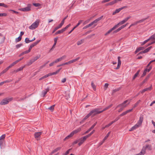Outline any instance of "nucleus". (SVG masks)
<instances>
[{
    "label": "nucleus",
    "instance_id": "obj_15",
    "mask_svg": "<svg viewBox=\"0 0 155 155\" xmlns=\"http://www.w3.org/2000/svg\"><path fill=\"white\" fill-rule=\"evenodd\" d=\"M145 48L144 47H140L138 48H137L136 50L134 52L135 54H137L138 52L140 51L141 50H143L145 49Z\"/></svg>",
    "mask_w": 155,
    "mask_h": 155
},
{
    "label": "nucleus",
    "instance_id": "obj_25",
    "mask_svg": "<svg viewBox=\"0 0 155 155\" xmlns=\"http://www.w3.org/2000/svg\"><path fill=\"white\" fill-rule=\"evenodd\" d=\"M84 39H81L80 41H78L77 42V44L78 45H79L81 44L82 43H84Z\"/></svg>",
    "mask_w": 155,
    "mask_h": 155
},
{
    "label": "nucleus",
    "instance_id": "obj_54",
    "mask_svg": "<svg viewBox=\"0 0 155 155\" xmlns=\"http://www.w3.org/2000/svg\"><path fill=\"white\" fill-rule=\"evenodd\" d=\"M89 137V136H88V135H87L83 137H81V138H82L83 139V140H84V141H85Z\"/></svg>",
    "mask_w": 155,
    "mask_h": 155
},
{
    "label": "nucleus",
    "instance_id": "obj_27",
    "mask_svg": "<svg viewBox=\"0 0 155 155\" xmlns=\"http://www.w3.org/2000/svg\"><path fill=\"white\" fill-rule=\"evenodd\" d=\"M141 101L140 100H139L137 101V102L133 106V108H135L140 103V102Z\"/></svg>",
    "mask_w": 155,
    "mask_h": 155
},
{
    "label": "nucleus",
    "instance_id": "obj_37",
    "mask_svg": "<svg viewBox=\"0 0 155 155\" xmlns=\"http://www.w3.org/2000/svg\"><path fill=\"white\" fill-rule=\"evenodd\" d=\"M22 39V37H21V36H19L18 38H16L15 39V41L16 42H18L20 41Z\"/></svg>",
    "mask_w": 155,
    "mask_h": 155
},
{
    "label": "nucleus",
    "instance_id": "obj_44",
    "mask_svg": "<svg viewBox=\"0 0 155 155\" xmlns=\"http://www.w3.org/2000/svg\"><path fill=\"white\" fill-rule=\"evenodd\" d=\"M0 6H3L7 8L8 7V6L4 3H0Z\"/></svg>",
    "mask_w": 155,
    "mask_h": 155
},
{
    "label": "nucleus",
    "instance_id": "obj_24",
    "mask_svg": "<svg viewBox=\"0 0 155 155\" xmlns=\"http://www.w3.org/2000/svg\"><path fill=\"white\" fill-rule=\"evenodd\" d=\"M93 113V111H90V112L87 114L85 117L84 118V120H86L91 115V114Z\"/></svg>",
    "mask_w": 155,
    "mask_h": 155
},
{
    "label": "nucleus",
    "instance_id": "obj_32",
    "mask_svg": "<svg viewBox=\"0 0 155 155\" xmlns=\"http://www.w3.org/2000/svg\"><path fill=\"white\" fill-rule=\"evenodd\" d=\"M152 74V72H150V73H149V74H148L145 78L144 79L146 81H147L149 79L150 77L151 74Z\"/></svg>",
    "mask_w": 155,
    "mask_h": 155
},
{
    "label": "nucleus",
    "instance_id": "obj_47",
    "mask_svg": "<svg viewBox=\"0 0 155 155\" xmlns=\"http://www.w3.org/2000/svg\"><path fill=\"white\" fill-rule=\"evenodd\" d=\"M110 131L106 135L105 137H104V140H106L107 138L108 137H109V136L110 134Z\"/></svg>",
    "mask_w": 155,
    "mask_h": 155
},
{
    "label": "nucleus",
    "instance_id": "obj_42",
    "mask_svg": "<svg viewBox=\"0 0 155 155\" xmlns=\"http://www.w3.org/2000/svg\"><path fill=\"white\" fill-rule=\"evenodd\" d=\"M68 15H67L62 20V21L61 22V24L62 25H63L64 24V21H65V20L68 18Z\"/></svg>",
    "mask_w": 155,
    "mask_h": 155
},
{
    "label": "nucleus",
    "instance_id": "obj_30",
    "mask_svg": "<svg viewBox=\"0 0 155 155\" xmlns=\"http://www.w3.org/2000/svg\"><path fill=\"white\" fill-rule=\"evenodd\" d=\"M152 48V46H150L147 48L145 49L143 51V52H144V53H146L148 52L150 49Z\"/></svg>",
    "mask_w": 155,
    "mask_h": 155
},
{
    "label": "nucleus",
    "instance_id": "obj_62",
    "mask_svg": "<svg viewBox=\"0 0 155 155\" xmlns=\"http://www.w3.org/2000/svg\"><path fill=\"white\" fill-rule=\"evenodd\" d=\"M56 44L54 43L53 44L52 48L50 49L49 51V52H51L53 50V49L55 48V46Z\"/></svg>",
    "mask_w": 155,
    "mask_h": 155
},
{
    "label": "nucleus",
    "instance_id": "obj_43",
    "mask_svg": "<svg viewBox=\"0 0 155 155\" xmlns=\"http://www.w3.org/2000/svg\"><path fill=\"white\" fill-rule=\"evenodd\" d=\"M25 42L26 43H29V42H31V40H29V38H26L25 39Z\"/></svg>",
    "mask_w": 155,
    "mask_h": 155
},
{
    "label": "nucleus",
    "instance_id": "obj_35",
    "mask_svg": "<svg viewBox=\"0 0 155 155\" xmlns=\"http://www.w3.org/2000/svg\"><path fill=\"white\" fill-rule=\"evenodd\" d=\"M73 136L72 135V134L71 133L68 136H67L64 139V141H65L67 139H68L71 137H73Z\"/></svg>",
    "mask_w": 155,
    "mask_h": 155
},
{
    "label": "nucleus",
    "instance_id": "obj_4",
    "mask_svg": "<svg viewBox=\"0 0 155 155\" xmlns=\"http://www.w3.org/2000/svg\"><path fill=\"white\" fill-rule=\"evenodd\" d=\"M152 66H150L149 68H146L143 71V74L141 76V77H143L146 74L147 72H149L152 69Z\"/></svg>",
    "mask_w": 155,
    "mask_h": 155
},
{
    "label": "nucleus",
    "instance_id": "obj_16",
    "mask_svg": "<svg viewBox=\"0 0 155 155\" xmlns=\"http://www.w3.org/2000/svg\"><path fill=\"white\" fill-rule=\"evenodd\" d=\"M120 57H118V64L117 66V67L115 68L116 69H119L120 67V66L121 64V61L120 59Z\"/></svg>",
    "mask_w": 155,
    "mask_h": 155
},
{
    "label": "nucleus",
    "instance_id": "obj_18",
    "mask_svg": "<svg viewBox=\"0 0 155 155\" xmlns=\"http://www.w3.org/2000/svg\"><path fill=\"white\" fill-rule=\"evenodd\" d=\"M117 28L114 25L112 28L110 29L105 34V35H107L110 34L111 32L113 31L114 30Z\"/></svg>",
    "mask_w": 155,
    "mask_h": 155
},
{
    "label": "nucleus",
    "instance_id": "obj_55",
    "mask_svg": "<svg viewBox=\"0 0 155 155\" xmlns=\"http://www.w3.org/2000/svg\"><path fill=\"white\" fill-rule=\"evenodd\" d=\"M63 33V32L61 30H58V31H57L55 33V35H57L59 34H61Z\"/></svg>",
    "mask_w": 155,
    "mask_h": 155
},
{
    "label": "nucleus",
    "instance_id": "obj_41",
    "mask_svg": "<svg viewBox=\"0 0 155 155\" xmlns=\"http://www.w3.org/2000/svg\"><path fill=\"white\" fill-rule=\"evenodd\" d=\"M34 61L33 60V59H31L29 61L27 65L28 66H29L31 65V64H32L33 62H34Z\"/></svg>",
    "mask_w": 155,
    "mask_h": 155
},
{
    "label": "nucleus",
    "instance_id": "obj_1",
    "mask_svg": "<svg viewBox=\"0 0 155 155\" xmlns=\"http://www.w3.org/2000/svg\"><path fill=\"white\" fill-rule=\"evenodd\" d=\"M13 99V97L10 98H5L3 99L0 102L1 105H5L8 104L9 101H11Z\"/></svg>",
    "mask_w": 155,
    "mask_h": 155
},
{
    "label": "nucleus",
    "instance_id": "obj_29",
    "mask_svg": "<svg viewBox=\"0 0 155 155\" xmlns=\"http://www.w3.org/2000/svg\"><path fill=\"white\" fill-rule=\"evenodd\" d=\"M55 105H53L49 107L48 109L50 110L51 112H53L54 110V107Z\"/></svg>",
    "mask_w": 155,
    "mask_h": 155
},
{
    "label": "nucleus",
    "instance_id": "obj_40",
    "mask_svg": "<svg viewBox=\"0 0 155 155\" xmlns=\"http://www.w3.org/2000/svg\"><path fill=\"white\" fill-rule=\"evenodd\" d=\"M120 11H121V10H120V8L118 9H117L115 10V11H114V12L112 14L113 15H114L116 13L119 12Z\"/></svg>",
    "mask_w": 155,
    "mask_h": 155
},
{
    "label": "nucleus",
    "instance_id": "obj_50",
    "mask_svg": "<svg viewBox=\"0 0 155 155\" xmlns=\"http://www.w3.org/2000/svg\"><path fill=\"white\" fill-rule=\"evenodd\" d=\"M127 114V111H125L124 112H123V113H122V114H120L119 116L120 117H122L123 116H124L126 114Z\"/></svg>",
    "mask_w": 155,
    "mask_h": 155
},
{
    "label": "nucleus",
    "instance_id": "obj_60",
    "mask_svg": "<svg viewBox=\"0 0 155 155\" xmlns=\"http://www.w3.org/2000/svg\"><path fill=\"white\" fill-rule=\"evenodd\" d=\"M23 45L22 44H18L16 45V47L17 49H18L20 47Z\"/></svg>",
    "mask_w": 155,
    "mask_h": 155
},
{
    "label": "nucleus",
    "instance_id": "obj_23",
    "mask_svg": "<svg viewBox=\"0 0 155 155\" xmlns=\"http://www.w3.org/2000/svg\"><path fill=\"white\" fill-rule=\"evenodd\" d=\"M41 41V40L37 41L36 42L30 45L32 48L36 45Z\"/></svg>",
    "mask_w": 155,
    "mask_h": 155
},
{
    "label": "nucleus",
    "instance_id": "obj_5",
    "mask_svg": "<svg viewBox=\"0 0 155 155\" xmlns=\"http://www.w3.org/2000/svg\"><path fill=\"white\" fill-rule=\"evenodd\" d=\"M42 134V132H36L35 133L34 136L35 138L38 140H40L41 135Z\"/></svg>",
    "mask_w": 155,
    "mask_h": 155
},
{
    "label": "nucleus",
    "instance_id": "obj_6",
    "mask_svg": "<svg viewBox=\"0 0 155 155\" xmlns=\"http://www.w3.org/2000/svg\"><path fill=\"white\" fill-rule=\"evenodd\" d=\"M148 148L149 150H152V146L151 145L147 144L146 145L145 147L143 146L142 150V151H143L144 153H146V150Z\"/></svg>",
    "mask_w": 155,
    "mask_h": 155
},
{
    "label": "nucleus",
    "instance_id": "obj_31",
    "mask_svg": "<svg viewBox=\"0 0 155 155\" xmlns=\"http://www.w3.org/2000/svg\"><path fill=\"white\" fill-rule=\"evenodd\" d=\"M152 74V72H150V73H149V74H148L145 78L144 79L146 81H147L149 79L150 77L151 74Z\"/></svg>",
    "mask_w": 155,
    "mask_h": 155
},
{
    "label": "nucleus",
    "instance_id": "obj_63",
    "mask_svg": "<svg viewBox=\"0 0 155 155\" xmlns=\"http://www.w3.org/2000/svg\"><path fill=\"white\" fill-rule=\"evenodd\" d=\"M138 75V74L136 73L134 75V76L133 77L132 80H134L135 79V78H136L137 77Z\"/></svg>",
    "mask_w": 155,
    "mask_h": 155
},
{
    "label": "nucleus",
    "instance_id": "obj_2",
    "mask_svg": "<svg viewBox=\"0 0 155 155\" xmlns=\"http://www.w3.org/2000/svg\"><path fill=\"white\" fill-rule=\"evenodd\" d=\"M39 25V21L38 20H37L29 27V28L31 30H34L37 28Z\"/></svg>",
    "mask_w": 155,
    "mask_h": 155
},
{
    "label": "nucleus",
    "instance_id": "obj_48",
    "mask_svg": "<svg viewBox=\"0 0 155 155\" xmlns=\"http://www.w3.org/2000/svg\"><path fill=\"white\" fill-rule=\"evenodd\" d=\"M139 125L138 124H135V125H134V126H133V128L134 130L137 128H138V127H139Z\"/></svg>",
    "mask_w": 155,
    "mask_h": 155
},
{
    "label": "nucleus",
    "instance_id": "obj_49",
    "mask_svg": "<svg viewBox=\"0 0 155 155\" xmlns=\"http://www.w3.org/2000/svg\"><path fill=\"white\" fill-rule=\"evenodd\" d=\"M143 151H142V149L141 151L139 153L135 155H144L145 154V152H144V153Z\"/></svg>",
    "mask_w": 155,
    "mask_h": 155
},
{
    "label": "nucleus",
    "instance_id": "obj_59",
    "mask_svg": "<svg viewBox=\"0 0 155 155\" xmlns=\"http://www.w3.org/2000/svg\"><path fill=\"white\" fill-rule=\"evenodd\" d=\"M9 68H8V67H7L6 68H5V69L2 72V73H3V74H4L7 71H8V70L9 69Z\"/></svg>",
    "mask_w": 155,
    "mask_h": 155
},
{
    "label": "nucleus",
    "instance_id": "obj_3",
    "mask_svg": "<svg viewBox=\"0 0 155 155\" xmlns=\"http://www.w3.org/2000/svg\"><path fill=\"white\" fill-rule=\"evenodd\" d=\"M31 4H28L27 5V7L21 8L20 9V10L23 12H28L31 10Z\"/></svg>",
    "mask_w": 155,
    "mask_h": 155
},
{
    "label": "nucleus",
    "instance_id": "obj_28",
    "mask_svg": "<svg viewBox=\"0 0 155 155\" xmlns=\"http://www.w3.org/2000/svg\"><path fill=\"white\" fill-rule=\"evenodd\" d=\"M4 140H0V146L1 148L4 147Z\"/></svg>",
    "mask_w": 155,
    "mask_h": 155
},
{
    "label": "nucleus",
    "instance_id": "obj_34",
    "mask_svg": "<svg viewBox=\"0 0 155 155\" xmlns=\"http://www.w3.org/2000/svg\"><path fill=\"white\" fill-rule=\"evenodd\" d=\"M152 74V72H150V73H149V74H148L145 78L144 79L146 81H147L149 79L150 77L151 74Z\"/></svg>",
    "mask_w": 155,
    "mask_h": 155
},
{
    "label": "nucleus",
    "instance_id": "obj_11",
    "mask_svg": "<svg viewBox=\"0 0 155 155\" xmlns=\"http://www.w3.org/2000/svg\"><path fill=\"white\" fill-rule=\"evenodd\" d=\"M143 120V115L142 114L140 115L139 120L137 123V124L139 126L142 123Z\"/></svg>",
    "mask_w": 155,
    "mask_h": 155
},
{
    "label": "nucleus",
    "instance_id": "obj_36",
    "mask_svg": "<svg viewBox=\"0 0 155 155\" xmlns=\"http://www.w3.org/2000/svg\"><path fill=\"white\" fill-rule=\"evenodd\" d=\"M91 86H92V87L93 88V90L94 91H95L96 90V86H95V85L94 84L93 81H92L91 82Z\"/></svg>",
    "mask_w": 155,
    "mask_h": 155
},
{
    "label": "nucleus",
    "instance_id": "obj_38",
    "mask_svg": "<svg viewBox=\"0 0 155 155\" xmlns=\"http://www.w3.org/2000/svg\"><path fill=\"white\" fill-rule=\"evenodd\" d=\"M17 63L16 62V61H15L13 62L12 64H11L8 67V68H11L12 66L15 65V64H16Z\"/></svg>",
    "mask_w": 155,
    "mask_h": 155
},
{
    "label": "nucleus",
    "instance_id": "obj_17",
    "mask_svg": "<svg viewBox=\"0 0 155 155\" xmlns=\"http://www.w3.org/2000/svg\"><path fill=\"white\" fill-rule=\"evenodd\" d=\"M81 130V128H78V129L74 130L72 131L71 133L72 134V135L73 136L74 134L80 132Z\"/></svg>",
    "mask_w": 155,
    "mask_h": 155
},
{
    "label": "nucleus",
    "instance_id": "obj_14",
    "mask_svg": "<svg viewBox=\"0 0 155 155\" xmlns=\"http://www.w3.org/2000/svg\"><path fill=\"white\" fill-rule=\"evenodd\" d=\"M126 107V105H125L124 106H119V105H118L115 108V109H117L119 107H120V108L118 110V112L120 113Z\"/></svg>",
    "mask_w": 155,
    "mask_h": 155
},
{
    "label": "nucleus",
    "instance_id": "obj_46",
    "mask_svg": "<svg viewBox=\"0 0 155 155\" xmlns=\"http://www.w3.org/2000/svg\"><path fill=\"white\" fill-rule=\"evenodd\" d=\"M6 135L5 134L2 135L0 137V140H4V139Z\"/></svg>",
    "mask_w": 155,
    "mask_h": 155
},
{
    "label": "nucleus",
    "instance_id": "obj_58",
    "mask_svg": "<svg viewBox=\"0 0 155 155\" xmlns=\"http://www.w3.org/2000/svg\"><path fill=\"white\" fill-rule=\"evenodd\" d=\"M155 39V38L153 36V35H151L150 37L148 39V40H149V41L150 40H154V39Z\"/></svg>",
    "mask_w": 155,
    "mask_h": 155
},
{
    "label": "nucleus",
    "instance_id": "obj_57",
    "mask_svg": "<svg viewBox=\"0 0 155 155\" xmlns=\"http://www.w3.org/2000/svg\"><path fill=\"white\" fill-rule=\"evenodd\" d=\"M147 81H146V80H145V79H144V80H143L142 82H141V83H140V84H139V86L140 87H141L144 83H145Z\"/></svg>",
    "mask_w": 155,
    "mask_h": 155
},
{
    "label": "nucleus",
    "instance_id": "obj_13",
    "mask_svg": "<svg viewBox=\"0 0 155 155\" xmlns=\"http://www.w3.org/2000/svg\"><path fill=\"white\" fill-rule=\"evenodd\" d=\"M127 24H125V25H123L122 26L120 27H119L117 29L114 31L113 32V34L115 33H116L120 31L121 29H122L124 28H125L127 26Z\"/></svg>",
    "mask_w": 155,
    "mask_h": 155
},
{
    "label": "nucleus",
    "instance_id": "obj_8",
    "mask_svg": "<svg viewBox=\"0 0 155 155\" xmlns=\"http://www.w3.org/2000/svg\"><path fill=\"white\" fill-rule=\"evenodd\" d=\"M112 106H113V104H111L110 105H109L107 106L106 108H104L103 110H101V111L99 109L97 108V114H99L102 113L103 111L107 110L108 109L111 107Z\"/></svg>",
    "mask_w": 155,
    "mask_h": 155
},
{
    "label": "nucleus",
    "instance_id": "obj_33",
    "mask_svg": "<svg viewBox=\"0 0 155 155\" xmlns=\"http://www.w3.org/2000/svg\"><path fill=\"white\" fill-rule=\"evenodd\" d=\"M152 74V72H150V73H149V74H148L145 78L144 79L146 81H147L149 79L150 77L151 74Z\"/></svg>",
    "mask_w": 155,
    "mask_h": 155
},
{
    "label": "nucleus",
    "instance_id": "obj_12",
    "mask_svg": "<svg viewBox=\"0 0 155 155\" xmlns=\"http://www.w3.org/2000/svg\"><path fill=\"white\" fill-rule=\"evenodd\" d=\"M127 24H125V25H123L122 26L120 27H119L117 29L114 31L113 32V34L115 33H116L120 31L121 29H122L124 28H125L127 26Z\"/></svg>",
    "mask_w": 155,
    "mask_h": 155
},
{
    "label": "nucleus",
    "instance_id": "obj_22",
    "mask_svg": "<svg viewBox=\"0 0 155 155\" xmlns=\"http://www.w3.org/2000/svg\"><path fill=\"white\" fill-rule=\"evenodd\" d=\"M125 22V21L124 20L123 21H121L119 23L117 24V25H115V26L116 28H117L120 25H121L124 24Z\"/></svg>",
    "mask_w": 155,
    "mask_h": 155
},
{
    "label": "nucleus",
    "instance_id": "obj_45",
    "mask_svg": "<svg viewBox=\"0 0 155 155\" xmlns=\"http://www.w3.org/2000/svg\"><path fill=\"white\" fill-rule=\"evenodd\" d=\"M29 52H30L29 51H28V50L25 51H24L22 53H21L20 54V56L22 55L25 54H27V53H29Z\"/></svg>",
    "mask_w": 155,
    "mask_h": 155
},
{
    "label": "nucleus",
    "instance_id": "obj_20",
    "mask_svg": "<svg viewBox=\"0 0 155 155\" xmlns=\"http://www.w3.org/2000/svg\"><path fill=\"white\" fill-rule=\"evenodd\" d=\"M129 101L128 100H126L125 101H124L122 103L119 104V106H124L125 105H126V107L127 105L128 104H129L130 103V101H129V102L127 104H125L127 102H128V101Z\"/></svg>",
    "mask_w": 155,
    "mask_h": 155
},
{
    "label": "nucleus",
    "instance_id": "obj_9",
    "mask_svg": "<svg viewBox=\"0 0 155 155\" xmlns=\"http://www.w3.org/2000/svg\"><path fill=\"white\" fill-rule=\"evenodd\" d=\"M152 89V85L151 84L149 87H147L143 89L142 91H140V92L141 94H143L146 91H151Z\"/></svg>",
    "mask_w": 155,
    "mask_h": 155
},
{
    "label": "nucleus",
    "instance_id": "obj_7",
    "mask_svg": "<svg viewBox=\"0 0 155 155\" xmlns=\"http://www.w3.org/2000/svg\"><path fill=\"white\" fill-rule=\"evenodd\" d=\"M97 23V19H96L95 20H94L93 22H91V23H90L89 24L87 25L84 27L83 28V29H85L87 28L90 27L92 25H93L94 24V23Z\"/></svg>",
    "mask_w": 155,
    "mask_h": 155
},
{
    "label": "nucleus",
    "instance_id": "obj_10",
    "mask_svg": "<svg viewBox=\"0 0 155 155\" xmlns=\"http://www.w3.org/2000/svg\"><path fill=\"white\" fill-rule=\"evenodd\" d=\"M149 18V16H148L147 18H145L142 19L141 20H139V21H137L134 23V25H137L138 23H142V22H143L144 21H145L146 19H147L148 18Z\"/></svg>",
    "mask_w": 155,
    "mask_h": 155
},
{
    "label": "nucleus",
    "instance_id": "obj_61",
    "mask_svg": "<svg viewBox=\"0 0 155 155\" xmlns=\"http://www.w3.org/2000/svg\"><path fill=\"white\" fill-rule=\"evenodd\" d=\"M7 15V14L6 13H0V17L6 16Z\"/></svg>",
    "mask_w": 155,
    "mask_h": 155
},
{
    "label": "nucleus",
    "instance_id": "obj_52",
    "mask_svg": "<svg viewBox=\"0 0 155 155\" xmlns=\"http://www.w3.org/2000/svg\"><path fill=\"white\" fill-rule=\"evenodd\" d=\"M61 149V147H58L56 148L53 151L54 152V153H55L58 150H59Z\"/></svg>",
    "mask_w": 155,
    "mask_h": 155
},
{
    "label": "nucleus",
    "instance_id": "obj_21",
    "mask_svg": "<svg viewBox=\"0 0 155 155\" xmlns=\"http://www.w3.org/2000/svg\"><path fill=\"white\" fill-rule=\"evenodd\" d=\"M62 25H63L60 23L58 26L55 28L54 29L52 33H54L57 30L61 28Z\"/></svg>",
    "mask_w": 155,
    "mask_h": 155
},
{
    "label": "nucleus",
    "instance_id": "obj_64",
    "mask_svg": "<svg viewBox=\"0 0 155 155\" xmlns=\"http://www.w3.org/2000/svg\"><path fill=\"white\" fill-rule=\"evenodd\" d=\"M148 41H149V40H148V39L145 40L141 44V45L142 46L144 45L145 44H146L147 42Z\"/></svg>",
    "mask_w": 155,
    "mask_h": 155
},
{
    "label": "nucleus",
    "instance_id": "obj_26",
    "mask_svg": "<svg viewBox=\"0 0 155 155\" xmlns=\"http://www.w3.org/2000/svg\"><path fill=\"white\" fill-rule=\"evenodd\" d=\"M79 140L80 141V142L78 143V145L79 146H81L85 141L84 140H83V139L81 138L79 139L78 141Z\"/></svg>",
    "mask_w": 155,
    "mask_h": 155
},
{
    "label": "nucleus",
    "instance_id": "obj_51",
    "mask_svg": "<svg viewBox=\"0 0 155 155\" xmlns=\"http://www.w3.org/2000/svg\"><path fill=\"white\" fill-rule=\"evenodd\" d=\"M120 117L119 116L113 121H112L113 123L117 121L118 120L120 119Z\"/></svg>",
    "mask_w": 155,
    "mask_h": 155
},
{
    "label": "nucleus",
    "instance_id": "obj_19",
    "mask_svg": "<svg viewBox=\"0 0 155 155\" xmlns=\"http://www.w3.org/2000/svg\"><path fill=\"white\" fill-rule=\"evenodd\" d=\"M91 111H93V113L91 114V115L92 117H94L97 114V108H95Z\"/></svg>",
    "mask_w": 155,
    "mask_h": 155
},
{
    "label": "nucleus",
    "instance_id": "obj_53",
    "mask_svg": "<svg viewBox=\"0 0 155 155\" xmlns=\"http://www.w3.org/2000/svg\"><path fill=\"white\" fill-rule=\"evenodd\" d=\"M40 57V56H36L35 57L33 58L32 59L34 62L36 61Z\"/></svg>",
    "mask_w": 155,
    "mask_h": 155
},
{
    "label": "nucleus",
    "instance_id": "obj_39",
    "mask_svg": "<svg viewBox=\"0 0 155 155\" xmlns=\"http://www.w3.org/2000/svg\"><path fill=\"white\" fill-rule=\"evenodd\" d=\"M83 21V20H79L78 23L74 27L76 28L78 27L82 22Z\"/></svg>",
    "mask_w": 155,
    "mask_h": 155
},
{
    "label": "nucleus",
    "instance_id": "obj_56",
    "mask_svg": "<svg viewBox=\"0 0 155 155\" xmlns=\"http://www.w3.org/2000/svg\"><path fill=\"white\" fill-rule=\"evenodd\" d=\"M34 6L35 7H37L40 5V4L39 3H33V4Z\"/></svg>",
    "mask_w": 155,
    "mask_h": 155
}]
</instances>
